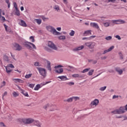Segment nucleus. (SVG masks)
<instances>
[{
	"instance_id": "11",
	"label": "nucleus",
	"mask_w": 127,
	"mask_h": 127,
	"mask_svg": "<svg viewBox=\"0 0 127 127\" xmlns=\"http://www.w3.org/2000/svg\"><path fill=\"white\" fill-rule=\"evenodd\" d=\"M99 105V100L96 99L91 103V107H97Z\"/></svg>"
},
{
	"instance_id": "49",
	"label": "nucleus",
	"mask_w": 127,
	"mask_h": 127,
	"mask_svg": "<svg viewBox=\"0 0 127 127\" xmlns=\"http://www.w3.org/2000/svg\"><path fill=\"white\" fill-rule=\"evenodd\" d=\"M62 67H63V66L61 65H57L55 66V69H57V68H61Z\"/></svg>"
},
{
	"instance_id": "44",
	"label": "nucleus",
	"mask_w": 127,
	"mask_h": 127,
	"mask_svg": "<svg viewBox=\"0 0 127 127\" xmlns=\"http://www.w3.org/2000/svg\"><path fill=\"white\" fill-rule=\"evenodd\" d=\"M112 37L111 36H107L105 38V39L106 40H111Z\"/></svg>"
},
{
	"instance_id": "50",
	"label": "nucleus",
	"mask_w": 127,
	"mask_h": 127,
	"mask_svg": "<svg viewBox=\"0 0 127 127\" xmlns=\"http://www.w3.org/2000/svg\"><path fill=\"white\" fill-rule=\"evenodd\" d=\"M0 19V20L5 21V18L3 16H1Z\"/></svg>"
},
{
	"instance_id": "38",
	"label": "nucleus",
	"mask_w": 127,
	"mask_h": 127,
	"mask_svg": "<svg viewBox=\"0 0 127 127\" xmlns=\"http://www.w3.org/2000/svg\"><path fill=\"white\" fill-rule=\"evenodd\" d=\"M106 89H107V86H104V87H101L99 89V90H100V91H102L103 92V91H105Z\"/></svg>"
},
{
	"instance_id": "14",
	"label": "nucleus",
	"mask_w": 127,
	"mask_h": 127,
	"mask_svg": "<svg viewBox=\"0 0 127 127\" xmlns=\"http://www.w3.org/2000/svg\"><path fill=\"white\" fill-rule=\"evenodd\" d=\"M47 66L46 68L48 70H49V71H52V68H51V63H50V62L47 61Z\"/></svg>"
},
{
	"instance_id": "17",
	"label": "nucleus",
	"mask_w": 127,
	"mask_h": 127,
	"mask_svg": "<svg viewBox=\"0 0 127 127\" xmlns=\"http://www.w3.org/2000/svg\"><path fill=\"white\" fill-rule=\"evenodd\" d=\"M115 70L119 75H122V74H123V69H121L120 67H116Z\"/></svg>"
},
{
	"instance_id": "58",
	"label": "nucleus",
	"mask_w": 127,
	"mask_h": 127,
	"mask_svg": "<svg viewBox=\"0 0 127 127\" xmlns=\"http://www.w3.org/2000/svg\"><path fill=\"white\" fill-rule=\"evenodd\" d=\"M108 2H116V0H108Z\"/></svg>"
},
{
	"instance_id": "6",
	"label": "nucleus",
	"mask_w": 127,
	"mask_h": 127,
	"mask_svg": "<svg viewBox=\"0 0 127 127\" xmlns=\"http://www.w3.org/2000/svg\"><path fill=\"white\" fill-rule=\"evenodd\" d=\"M85 45L88 47L89 49H94L95 48V46L96 45V44L95 42H89L85 43Z\"/></svg>"
},
{
	"instance_id": "60",
	"label": "nucleus",
	"mask_w": 127,
	"mask_h": 127,
	"mask_svg": "<svg viewBox=\"0 0 127 127\" xmlns=\"http://www.w3.org/2000/svg\"><path fill=\"white\" fill-rule=\"evenodd\" d=\"M0 125L1 127H5V125H4V124L2 122L0 123Z\"/></svg>"
},
{
	"instance_id": "7",
	"label": "nucleus",
	"mask_w": 127,
	"mask_h": 127,
	"mask_svg": "<svg viewBox=\"0 0 127 127\" xmlns=\"http://www.w3.org/2000/svg\"><path fill=\"white\" fill-rule=\"evenodd\" d=\"M30 45L32 46L33 49H36V46H35V45H34V44L29 42H27L25 45V47H27V48H28V49H31L32 48Z\"/></svg>"
},
{
	"instance_id": "1",
	"label": "nucleus",
	"mask_w": 127,
	"mask_h": 127,
	"mask_svg": "<svg viewBox=\"0 0 127 127\" xmlns=\"http://www.w3.org/2000/svg\"><path fill=\"white\" fill-rule=\"evenodd\" d=\"M46 29L50 32H52V33H53V34H54V35H60V34H61L60 32H57V31H56V29H55L54 27L51 26H47Z\"/></svg>"
},
{
	"instance_id": "56",
	"label": "nucleus",
	"mask_w": 127,
	"mask_h": 127,
	"mask_svg": "<svg viewBox=\"0 0 127 127\" xmlns=\"http://www.w3.org/2000/svg\"><path fill=\"white\" fill-rule=\"evenodd\" d=\"M8 67L9 68H14V66H13L12 65V64H9V65L8 66Z\"/></svg>"
},
{
	"instance_id": "27",
	"label": "nucleus",
	"mask_w": 127,
	"mask_h": 127,
	"mask_svg": "<svg viewBox=\"0 0 127 127\" xmlns=\"http://www.w3.org/2000/svg\"><path fill=\"white\" fill-rule=\"evenodd\" d=\"M32 76V73H29L28 74H26V75L25 76V78L26 79H29V78H31V77Z\"/></svg>"
},
{
	"instance_id": "21",
	"label": "nucleus",
	"mask_w": 127,
	"mask_h": 127,
	"mask_svg": "<svg viewBox=\"0 0 127 127\" xmlns=\"http://www.w3.org/2000/svg\"><path fill=\"white\" fill-rule=\"evenodd\" d=\"M13 81H14L15 83H23V80L18 78H14Z\"/></svg>"
},
{
	"instance_id": "4",
	"label": "nucleus",
	"mask_w": 127,
	"mask_h": 127,
	"mask_svg": "<svg viewBox=\"0 0 127 127\" xmlns=\"http://www.w3.org/2000/svg\"><path fill=\"white\" fill-rule=\"evenodd\" d=\"M21 121L23 124H25L26 125H29L34 122V120L32 118L23 119Z\"/></svg>"
},
{
	"instance_id": "54",
	"label": "nucleus",
	"mask_w": 127,
	"mask_h": 127,
	"mask_svg": "<svg viewBox=\"0 0 127 127\" xmlns=\"http://www.w3.org/2000/svg\"><path fill=\"white\" fill-rule=\"evenodd\" d=\"M29 87H30V88H34V84H30L29 85Z\"/></svg>"
},
{
	"instance_id": "34",
	"label": "nucleus",
	"mask_w": 127,
	"mask_h": 127,
	"mask_svg": "<svg viewBox=\"0 0 127 127\" xmlns=\"http://www.w3.org/2000/svg\"><path fill=\"white\" fill-rule=\"evenodd\" d=\"M15 14L16 15H17V16H19L20 15V13L19 12L18 9H16Z\"/></svg>"
},
{
	"instance_id": "57",
	"label": "nucleus",
	"mask_w": 127,
	"mask_h": 127,
	"mask_svg": "<svg viewBox=\"0 0 127 127\" xmlns=\"http://www.w3.org/2000/svg\"><path fill=\"white\" fill-rule=\"evenodd\" d=\"M46 50H47V51H48V52H52V50L50 49L46 48Z\"/></svg>"
},
{
	"instance_id": "39",
	"label": "nucleus",
	"mask_w": 127,
	"mask_h": 127,
	"mask_svg": "<svg viewBox=\"0 0 127 127\" xmlns=\"http://www.w3.org/2000/svg\"><path fill=\"white\" fill-rule=\"evenodd\" d=\"M59 39L60 40H64V39H66V37H65V36H60L59 37Z\"/></svg>"
},
{
	"instance_id": "43",
	"label": "nucleus",
	"mask_w": 127,
	"mask_h": 127,
	"mask_svg": "<svg viewBox=\"0 0 127 127\" xmlns=\"http://www.w3.org/2000/svg\"><path fill=\"white\" fill-rule=\"evenodd\" d=\"M5 2L8 4V7L9 8V7H10V3L9 2V0H5Z\"/></svg>"
},
{
	"instance_id": "20",
	"label": "nucleus",
	"mask_w": 127,
	"mask_h": 127,
	"mask_svg": "<svg viewBox=\"0 0 127 127\" xmlns=\"http://www.w3.org/2000/svg\"><path fill=\"white\" fill-rule=\"evenodd\" d=\"M20 23H19L20 25L21 26H24V27H26L27 26V25L26 24V23L23 20H20Z\"/></svg>"
},
{
	"instance_id": "51",
	"label": "nucleus",
	"mask_w": 127,
	"mask_h": 127,
	"mask_svg": "<svg viewBox=\"0 0 127 127\" xmlns=\"http://www.w3.org/2000/svg\"><path fill=\"white\" fill-rule=\"evenodd\" d=\"M35 66H40L39 63L38 62H36L34 64Z\"/></svg>"
},
{
	"instance_id": "16",
	"label": "nucleus",
	"mask_w": 127,
	"mask_h": 127,
	"mask_svg": "<svg viewBox=\"0 0 127 127\" xmlns=\"http://www.w3.org/2000/svg\"><path fill=\"white\" fill-rule=\"evenodd\" d=\"M33 125L34 126H36L38 127H41V124L38 121H35L34 120Z\"/></svg>"
},
{
	"instance_id": "18",
	"label": "nucleus",
	"mask_w": 127,
	"mask_h": 127,
	"mask_svg": "<svg viewBox=\"0 0 127 127\" xmlns=\"http://www.w3.org/2000/svg\"><path fill=\"white\" fill-rule=\"evenodd\" d=\"M90 26L92 27H95V28H97V29H99L100 28V27H99V25H98V24L96 23H91Z\"/></svg>"
},
{
	"instance_id": "46",
	"label": "nucleus",
	"mask_w": 127,
	"mask_h": 127,
	"mask_svg": "<svg viewBox=\"0 0 127 127\" xmlns=\"http://www.w3.org/2000/svg\"><path fill=\"white\" fill-rule=\"evenodd\" d=\"M2 85H1V86L0 87V88H2V87H4V86H5V85H6L5 81H2Z\"/></svg>"
},
{
	"instance_id": "25",
	"label": "nucleus",
	"mask_w": 127,
	"mask_h": 127,
	"mask_svg": "<svg viewBox=\"0 0 127 127\" xmlns=\"http://www.w3.org/2000/svg\"><path fill=\"white\" fill-rule=\"evenodd\" d=\"M4 25V27L5 29V31L7 32H10V29H9V28H7L8 26L7 25H5V24H3Z\"/></svg>"
},
{
	"instance_id": "61",
	"label": "nucleus",
	"mask_w": 127,
	"mask_h": 127,
	"mask_svg": "<svg viewBox=\"0 0 127 127\" xmlns=\"http://www.w3.org/2000/svg\"><path fill=\"white\" fill-rule=\"evenodd\" d=\"M101 59L102 60H105V59H107V57L106 56L102 57H101Z\"/></svg>"
},
{
	"instance_id": "29",
	"label": "nucleus",
	"mask_w": 127,
	"mask_h": 127,
	"mask_svg": "<svg viewBox=\"0 0 127 127\" xmlns=\"http://www.w3.org/2000/svg\"><path fill=\"white\" fill-rule=\"evenodd\" d=\"M56 73H58L59 74H61V73H63V68H60L59 70H56Z\"/></svg>"
},
{
	"instance_id": "41",
	"label": "nucleus",
	"mask_w": 127,
	"mask_h": 127,
	"mask_svg": "<svg viewBox=\"0 0 127 127\" xmlns=\"http://www.w3.org/2000/svg\"><path fill=\"white\" fill-rule=\"evenodd\" d=\"M55 9H56V10H57V11H58V10H60V8L59 7V6H58V5H56L55 6Z\"/></svg>"
},
{
	"instance_id": "42",
	"label": "nucleus",
	"mask_w": 127,
	"mask_h": 127,
	"mask_svg": "<svg viewBox=\"0 0 127 127\" xmlns=\"http://www.w3.org/2000/svg\"><path fill=\"white\" fill-rule=\"evenodd\" d=\"M90 68H86L84 69L82 71H81V73H86V72H88L90 70Z\"/></svg>"
},
{
	"instance_id": "23",
	"label": "nucleus",
	"mask_w": 127,
	"mask_h": 127,
	"mask_svg": "<svg viewBox=\"0 0 127 127\" xmlns=\"http://www.w3.org/2000/svg\"><path fill=\"white\" fill-rule=\"evenodd\" d=\"M58 78L61 79V80H62L63 81H66V80H68L67 77L65 76H58Z\"/></svg>"
},
{
	"instance_id": "9",
	"label": "nucleus",
	"mask_w": 127,
	"mask_h": 127,
	"mask_svg": "<svg viewBox=\"0 0 127 127\" xmlns=\"http://www.w3.org/2000/svg\"><path fill=\"white\" fill-rule=\"evenodd\" d=\"M112 22L113 23H115V24H124V23H126V21L121 19L113 20Z\"/></svg>"
},
{
	"instance_id": "36",
	"label": "nucleus",
	"mask_w": 127,
	"mask_h": 127,
	"mask_svg": "<svg viewBox=\"0 0 127 127\" xmlns=\"http://www.w3.org/2000/svg\"><path fill=\"white\" fill-rule=\"evenodd\" d=\"M12 95H13V97H18V96H19L18 93H16V92H15V91L13 92Z\"/></svg>"
},
{
	"instance_id": "13",
	"label": "nucleus",
	"mask_w": 127,
	"mask_h": 127,
	"mask_svg": "<svg viewBox=\"0 0 127 127\" xmlns=\"http://www.w3.org/2000/svg\"><path fill=\"white\" fill-rule=\"evenodd\" d=\"M57 110V106L56 105H51L50 106V112H53V111H56Z\"/></svg>"
},
{
	"instance_id": "5",
	"label": "nucleus",
	"mask_w": 127,
	"mask_h": 127,
	"mask_svg": "<svg viewBox=\"0 0 127 127\" xmlns=\"http://www.w3.org/2000/svg\"><path fill=\"white\" fill-rule=\"evenodd\" d=\"M49 83H51V81H47L46 82L41 83L40 84H37L34 88L35 91H38L43 86H45V85L49 84Z\"/></svg>"
},
{
	"instance_id": "63",
	"label": "nucleus",
	"mask_w": 127,
	"mask_h": 127,
	"mask_svg": "<svg viewBox=\"0 0 127 127\" xmlns=\"http://www.w3.org/2000/svg\"><path fill=\"white\" fill-rule=\"evenodd\" d=\"M92 63L93 64H96L97 63V61L96 60L93 61Z\"/></svg>"
},
{
	"instance_id": "24",
	"label": "nucleus",
	"mask_w": 127,
	"mask_h": 127,
	"mask_svg": "<svg viewBox=\"0 0 127 127\" xmlns=\"http://www.w3.org/2000/svg\"><path fill=\"white\" fill-rule=\"evenodd\" d=\"M34 21L37 22V23L39 25L41 24V22H42V21L40 19H35Z\"/></svg>"
},
{
	"instance_id": "52",
	"label": "nucleus",
	"mask_w": 127,
	"mask_h": 127,
	"mask_svg": "<svg viewBox=\"0 0 127 127\" xmlns=\"http://www.w3.org/2000/svg\"><path fill=\"white\" fill-rule=\"evenodd\" d=\"M116 38H117L118 39V40H121V36H120L119 35H116L115 36Z\"/></svg>"
},
{
	"instance_id": "32",
	"label": "nucleus",
	"mask_w": 127,
	"mask_h": 127,
	"mask_svg": "<svg viewBox=\"0 0 127 127\" xmlns=\"http://www.w3.org/2000/svg\"><path fill=\"white\" fill-rule=\"evenodd\" d=\"M30 40H31V42H35V40L34 39V37L30 36L29 38Z\"/></svg>"
},
{
	"instance_id": "59",
	"label": "nucleus",
	"mask_w": 127,
	"mask_h": 127,
	"mask_svg": "<svg viewBox=\"0 0 127 127\" xmlns=\"http://www.w3.org/2000/svg\"><path fill=\"white\" fill-rule=\"evenodd\" d=\"M42 19H43V20L45 21L46 20V19H48V18H46L45 17L43 16L42 17Z\"/></svg>"
},
{
	"instance_id": "30",
	"label": "nucleus",
	"mask_w": 127,
	"mask_h": 127,
	"mask_svg": "<svg viewBox=\"0 0 127 127\" xmlns=\"http://www.w3.org/2000/svg\"><path fill=\"white\" fill-rule=\"evenodd\" d=\"M48 108H50V105L49 104H47L43 106V109H45V110H47Z\"/></svg>"
},
{
	"instance_id": "40",
	"label": "nucleus",
	"mask_w": 127,
	"mask_h": 127,
	"mask_svg": "<svg viewBox=\"0 0 127 127\" xmlns=\"http://www.w3.org/2000/svg\"><path fill=\"white\" fill-rule=\"evenodd\" d=\"M74 34H75V31L71 30L69 33L70 36H74Z\"/></svg>"
},
{
	"instance_id": "45",
	"label": "nucleus",
	"mask_w": 127,
	"mask_h": 127,
	"mask_svg": "<svg viewBox=\"0 0 127 127\" xmlns=\"http://www.w3.org/2000/svg\"><path fill=\"white\" fill-rule=\"evenodd\" d=\"M80 98L79 97H72V100H74V101H77V100H79Z\"/></svg>"
},
{
	"instance_id": "26",
	"label": "nucleus",
	"mask_w": 127,
	"mask_h": 127,
	"mask_svg": "<svg viewBox=\"0 0 127 127\" xmlns=\"http://www.w3.org/2000/svg\"><path fill=\"white\" fill-rule=\"evenodd\" d=\"M89 34H92V33H91V30L85 31L84 33V35L85 36L89 35Z\"/></svg>"
},
{
	"instance_id": "47",
	"label": "nucleus",
	"mask_w": 127,
	"mask_h": 127,
	"mask_svg": "<svg viewBox=\"0 0 127 127\" xmlns=\"http://www.w3.org/2000/svg\"><path fill=\"white\" fill-rule=\"evenodd\" d=\"M13 4L15 9H18V8H17V4H16V2H14Z\"/></svg>"
},
{
	"instance_id": "33",
	"label": "nucleus",
	"mask_w": 127,
	"mask_h": 127,
	"mask_svg": "<svg viewBox=\"0 0 127 127\" xmlns=\"http://www.w3.org/2000/svg\"><path fill=\"white\" fill-rule=\"evenodd\" d=\"M94 69H91L88 72V75L89 76H92L93 75V73H94Z\"/></svg>"
},
{
	"instance_id": "48",
	"label": "nucleus",
	"mask_w": 127,
	"mask_h": 127,
	"mask_svg": "<svg viewBox=\"0 0 127 127\" xmlns=\"http://www.w3.org/2000/svg\"><path fill=\"white\" fill-rule=\"evenodd\" d=\"M75 83L74 82H70L67 83V85L69 86H72V85H74Z\"/></svg>"
},
{
	"instance_id": "37",
	"label": "nucleus",
	"mask_w": 127,
	"mask_h": 127,
	"mask_svg": "<svg viewBox=\"0 0 127 127\" xmlns=\"http://www.w3.org/2000/svg\"><path fill=\"white\" fill-rule=\"evenodd\" d=\"M103 24L105 27H108V26H110V23L107 22L105 23H103Z\"/></svg>"
},
{
	"instance_id": "28",
	"label": "nucleus",
	"mask_w": 127,
	"mask_h": 127,
	"mask_svg": "<svg viewBox=\"0 0 127 127\" xmlns=\"http://www.w3.org/2000/svg\"><path fill=\"white\" fill-rule=\"evenodd\" d=\"M5 69H6V73H10V72H11L12 70L10 69V68H9V67L8 66H6L5 67Z\"/></svg>"
},
{
	"instance_id": "12",
	"label": "nucleus",
	"mask_w": 127,
	"mask_h": 127,
	"mask_svg": "<svg viewBox=\"0 0 127 127\" xmlns=\"http://www.w3.org/2000/svg\"><path fill=\"white\" fill-rule=\"evenodd\" d=\"M18 88L19 89V91H20V92L21 93V94H22L23 95H24V96H25V97H29V95L28 93H27V92H25L24 90H23L22 89H21V88H20V87H19V86H18Z\"/></svg>"
},
{
	"instance_id": "55",
	"label": "nucleus",
	"mask_w": 127,
	"mask_h": 127,
	"mask_svg": "<svg viewBox=\"0 0 127 127\" xmlns=\"http://www.w3.org/2000/svg\"><path fill=\"white\" fill-rule=\"evenodd\" d=\"M119 54L121 57V59H124V57H123V54H122V53H119Z\"/></svg>"
},
{
	"instance_id": "15",
	"label": "nucleus",
	"mask_w": 127,
	"mask_h": 127,
	"mask_svg": "<svg viewBox=\"0 0 127 127\" xmlns=\"http://www.w3.org/2000/svg\"><path fill=\"white\" fill-rule=\"evenodd\" d=\"M114 48H115V47L114 46H111L109 49L104 50L103 54H106V53H108V52L112 51V50H113Z\"/></svg>"
},
{
	"instance_id": "62",
	"label": "nucleus",
	"mask_w": 127,
	"mask_h": 127,
	"mask_svg": "<svg viewBox=\"0 0 127 127\" xmlns=\"http://www.w3.org/2000/svg\"><path fill=\"white\" fill-rule=\"evenodd\" d=\"M117 98H119V96H116V95H114L113 97V99H116Z\"/></svg>"
},
{
	"instance_id": "3",
	"label": "nucleus",
	"mask_w": 127,
	"mask_h": 127,
	"mask_svg": "<svg viewBox=\"0 0 127 127\" xmlns=\"http://www.w3.org/2000/svg\"><path fill=\"white\" fill-rule=\"evenodd\" d=\"M125 113V108L121 107L119 109H116L111 112L112 115H120L121 114H124Z\"/></svg>"
},
{
	"instance_id": "19",
	"label": "nucleus",
	"mask_w": 127,
	"mask_h": 127,
	"mask_svg": "<svg viewBox=\"0 0 127 127\" xmlns=\"http://www.w3.org/2000/svg\"><path fill=\"white\" fill-rule=\"evenodd\" d=\"M84 49V46H81L75 48L73 49V51H79V50H82V49Z\"/></svg>"
},
{
	"instance_id": "8",
	"label": "nucleus",
	"mask_w": 127,
	"mask_h": 127,
	"mask_svg": "<svg viewBox=\"0 0 127 127\" xmlns=\"http://www.w3.org/2000/svg\"><path fill=\"white\" fill-rule=\"evenodd\" d=\"M48 46L54 50H57V47L51 41H49Z\"/></svg>"
},
{
	"instance_id": "64",
	"label": "nucleus",
	"mask_w": 127,
	"mask_h": 127,
	"mask_svg": "<svg viewBox=\"0 0 127 127\" xmlns=\"http://www.w3.org/2000/svg\"><path fill=\"white\" fill-rule=\"evenodd\" d=\"M125 112H126V111H127V104L125 106Z\"/></svg>"
},
{
	"instance_id": "10",
	"label": "nucleus",
	"mask_w": 127,
	"mask_h": 127,
	"mask_svg": "<svg viewBox=\"0 0 127 127\" xmlns=\"http://www.w3.org/2000/svg\"><path fill=\"white\" fill-rule=\"evenodd\" d=\"M13 46L14 49H15V50L17 51H20V50L22 49V47H21V46L19 45V44L17 43L14 44Z\"/></svg>"
},
{
	"instance_id": "35",
	"label": "nucleus",
	"mask_w": 127,
	"mask_h": 127,
	"mask_svg": "<svg viewBox=\"0 0 127 127\" xmlns=\"http://www.w3.org/2000/svg\"><path fill=\"white\" fill-rule=\"evenodd\" d=\"M66 102H67V103H71V102H73V97H70L67 99Z\"/></svg>"
},
{
	"instance_id": "22",
	"label": "nucleus",
	"mask_w": 127,
	"mask_h": 127,
	"mask_svg": "<svg viewBox=\"0 0 127 127\" xmlns=\"http://www.w3.org/2000/svg\"><path fill=\"white\" fill-rule=\"evenodd\" d=\"M73 78H83L82 75H80L79 74H74L72 75Z\"/></svg>"
},
{
	"instance_id": "2",
	"label": "nucleus",
	"mask_w": 127,
	"mask_h": 127,
	"mask_svg": "<svg viewBox=\"0 0 127 127\" xmlns=\"http://www.w3.org/2000/svg\"><path fill=\"white\" fill-rule=\"evenodd\" d=\"M37 70H38L41 76L45 78L47 76V71H46V69L43 67H37Z\"/></svg>"
},
{
	"instance_id": "31",
	"label": "nucleus",
	"mask_w": 127,
	"mask_h": 127,
	"mask_svg": "<svg viewBox=\"0 0 127 127\" xmlns=\"http://www.w3.org/2000/svg\"><path fill=\"white\" fill-rule=\"evenodd\" d=\"M3 59L4 60H5V61H7V62H8V61H9V60L8 59V57L6 55L4 56Z\"/></svg>"
},
{
	"instance_id": "53",
	"label": "nucleus",
	"mask_w": 127,
	"mask_h": 127,
	"mask_svg": "<svg viewBox=\"0 0 127 127\" xmlns=\"http://www.w3.org/2000/svg\"><path fill=\"white\" fill-rule=\"evenodd\" d=\"M6 95H7V92L5 91L2 95V99H3L4 96H6Z\"/></svg>"
}]
</instances>
